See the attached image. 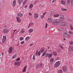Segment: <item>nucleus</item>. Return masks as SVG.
I'll list each match as a JSON object with an SVG mask.
<instances>
[{
  "instance_id": "338daca9",
  "label": "nucleus",
  "mask_w": 73,
  "mask_h": 73,
  "mask_svg": "<svg viewBox=\"0 0 73 73\" xmlns=\"http://www.w3.org/2000/svg\"><path fill=\"white\" fill-rule=\"evenodd\" d=\"M52 0H50V1H51Z\"/></svg>"
},
{
  "instance_id": "13d9d810",
  "label": "nucleus",
  "mask_w": 73,
  "mask_h": 73,
  "mask_svg": "<svg viewBox=\"0 0 73 73\" xmlns=\"http://www.w3.org/2000/svg\"><path fill=\"white\" fill-rule=\"evenodd\" d=\"M16 31H17V30H14V31L16 32Z\"/></svg>"
},
{
  "instance_id": "1a4fd4ad",
  "label": "nucleus",
  "mask_w": 73,
  "mask_h": 73,
  "mask_svg": "<svg viewBox=\"0 0 73 73\" xmlns=\"http://www.w3.org/2000/svg\"><path fill=\"white\" fill-rule=\"evenodd\" d=\"M59 19L60 20H62V21H63L64 20V17L63 15H61L60 16Z\"/></svg>"
},
{
  "instance_id": "c756f323",
  "label": "nucleus",
  "mask_w": 73,
  "mask_h": 73,
  "mask_svg": "<svg viewBox=\"0 0 73 73\" xmlns=\"http://www.w3.org/2000/svg\"><path fill=\"white\" fill-rule=\"evenodd\" d=\"M33 7V5L32 4H31L29 6V8L30 9L32 8V7Z\"/></svg>"
},
{
  "instance_id": "69168bd1",
  "label": "nucleus",
  "mask_w": 73,
  "mask_h": 73,
  "mask_svg": "<svg viewBox=\"0 0 73 73\" xmlns=\"http://www.w3.org/2000/svg\"><path fill=\"white\" fill-rule=\"evenodd\" d=\"M27 73H29V72H27Z\"/></svg>"
},
{
  "instance_id": "c03bdc74",
  "label": "nucleus",
  "mask_w": 73,
  "mask_h": 73,
  "mask_svg": "<svg viewBox=\"0 0 73 73\" xmlns=\"http://www.w3.org/2000/svg\"><path fill=\"white\" fill-rule=\"evenodd\" d=\"M33 25V23H29V27H30V26H31V25Z\"/></svg>"
},
{
  "instance_id": "79ce46f5",
  "label": "nucleus",
  "mask_w": 73,
  "mask_h": 73,
  "mask_svg": "<svg viewBox=\"0 0 73 73\" xmlns=\"http://www.w3.org/2000/svg\"><path fill=\"white\" fill-rule=\"evenodd\" d=\"M24 44V41H22L21 42V44Z\"/></svg>"
},
{
  "instance_id": "4d7b16f0",
  "label": "nucleus",
  "mask_w": 73,
  "mask_h": 73,
  "mask_svg": "<svg viewBox=\"0 0 73 73\" xmlns=\"http://www.w3.org/2000/svg\"><path fill=\"white\" fill-rule=\"evenodd\" d=\"M65 40H66V39L65 38H64L63 39V40H64V41H65Z\"/></svg>"
},
{
  "instance_id": "49530a36",
  "label": "nucleus",
  "mask_w": 73,
  "mask_h": 73,
  "mask_svg": "<svg viewBox=\"0 0 73 73\" xmlns=\"http://www.w3.org/2000/svg\"><path fill=\"white\" fill-rule=\"evenodd\" d=\"M67 37H68V38H70V36L69 35H68L67 36Z\"/></svg>"
},
{
  "instance_id": "20e7f679",
  "label": "nucleus",
  "mask_w": 73,
  "mask_h": 73,
  "mask_svg": "<svg viewBox=\"0 0 73 73\" xmlns=\"http://www.w3.org/2000/svg\"><path fill=\"white\" fill-rule=\"evenodd\" d=\"M6 39H7V37L6 36H4L3 37L2 42V43H4L6 41Z\"/></svg>"
},
{
  "instance_id": "052dcab7",
  "label": "nucleus",
  "mask_w": 73,
  "mask_h": 73,
  "mask_svg": "<svg viewBox=\"0 0 73 73\" xmlns=\"http://www.w3.org/2000/svg\"><path fill=\"white\" fill-rule=\"evenodd\" d=\"M4 27H5H5H6V25Z\"/></svg>"
},
{
  "instance_id": "f8f14e48",
  "label": "nucleus",
  "mask_w": 73,
  "mask_h": 73,
  "mask_svg": "<svg viewBox=\"0 0 73 73\" xmlns=\"http://www.w3.org/2000/svg\"><path fill=\"white\" fill-rule=\"evenodd\" d=\"M17 16H19V17H22L23 16L22 13H19L17 14Z\"/></svg>"
},
{
  "instance_id": "c9c22d12",
  "label": "nucleus",
  "mask_w": 73,
  "mask_h": 73,
  "mask_svg": "<svg viewBox=\"0 0 73 73\" xmlns=\"http://www.w3.org/2000/svg\"><path fill=\"white\" fill-rule=\"evenodd\" d=\"M69 33L70 35H73V32L71 31H69Z\"/></svg>"
},
{
  "instance_id": "f704fd0d",
  "label": "nucleus",
  "mask_w": 73,
  "mask_h": 73,
  "mask_svg": "<svg viewBox=\"0 0 73 73\" xmlns=\"http://www.w3.org/2000/svg\"><path fill=\"white\" fill-rule=\"evenodd\" d=\"M58 72L59 73H62V70H59Z\"/></svg>"
},
{
  "instance_id": "6ab92c4d",
  "label": "nucleus",
  "mask_w": 73,
  "mask_h": 73,
  "mask_svg": "<svg viewBox=\"0 0 73 73\" xmlns=\"http://www.w3.org/2000/svg\"><path fill=\"white\" fill-rule=\"evenodd\" d=\"M66 70V67L65 66H64L63 67V70L64 72H65Z\"/></svg>"
},
{
  "instance_id": "774afa93",
  "label": "nucleus",
  "mask_w": 73,
  "mask_h": 73,
  "mask_svg": "<svg viewBox=\"0 0 73 73\" xmlns=\"http://www.w3.org/2000/svg\"><path fill=\"white\" fill-rule=\"evenodd\" d=\"M0 4H1V3L0 2Z\"/></svg>"
},
{
  "instance_id": "2f4dec72",
  "label": "nucleus",
  "mask_w": 73,
  "mask_h": 73,
  "mask_svg": "<svg viewBox=\"0 0 73 73\" xmlns=\"http://www.w3.org/2000/svg\"><path fill=\"white\" fill-rule=\"evenodd\" d=\"M19 62H15L14 63V65H18V64H19Z\"/></svg>"
},
{
  "instance_id": "5fc2aeb1",
  "label": "nucleus",
  "mask_w": 73,
  "mask_h": 73,
  "mask_svg": "<svg viewBox=\"0 0 73 73\" xmlns=\"http://www.w3.org/2000/svg\"><path fill=\"white\" fill-rule=\"evenodd\" d=\"M25 8H27V5H25Z\"/></svg>"
},
{
  "instance_id": "4be33fe9",
  "label": "nucleus",
  "mask_w": 73,
  "mask_h": 73,
  "mask_svg": "<svg viewBox=\"0 0 73 73\" xmlns=\"http://www.w3.org/2000/svg\"><path fill=\"white\" fill-rule=\"evenodd\" d=\"M23 1V0H19L18 1V3L19 4H21V3H22V2Z\"/></svg>"
},
{
  "instance_id": "72a5a7b5",
  "label": "nucleus",
  "mask_w": 73,
  "mask_h": 73,
  "mask_svg": "<svg viewBox=\"0 0 73 73\" xmlns=\"http://www.w3.org/2000/svg\"><path fill=\"white\" fill-rule=\"evenodd\" d=\"M54 61V59L53 58H52L50 59V61L52 62H53V61Z\"/></svg>"
},
{
  "instance_id": "f03ea898",
  "label": "nucleus",
  "mask_w": 73,
  "mask_h": 73,
  "mask_svg": "<svg viewBox=\"0 0 73 73\" xmlns=\"http://www.w3.org/2000/svg\"><path fill=\"white\" fill-rule=\"evenodd\" d=\"M60 65V62L58 61L56 62L54 64V67L56 68L59 66Z\"/></svg>"
},
{
  "instance_id": "39448f33",
  "label": "nucleus",
  "mask_w": 73,
  "mask_h": 73,
  "mask_svg": "<svg viewBox=\"0 0 73 73\" xmlns=\"http://www.w3.org/2000/svg\"><path fill=\"white\" fill-rule=\"evenodd\" d=\"M63 36L64 37H66L67 36V35H68V32L66 31H63Z\"/></svg>"
},
{
  "instance_id": "cd10ccee",
  "label": "nucleus",
  "mask_w": 73,
  "mask_h": 73,
  "mask_svg": "<svg viewBox=\"0 0 73 73\" xmlns=\"http://www.w3.org/2000/svg\"><path fill=\"white\" fill-rule=\"evenodd\" d=\"M46 52H44L42 54V56L44 57V56L46 54Z\"/></svg>"
},
{
  "instance_id": "58836bf2",
  "label": "nucleus",
  "mask_w": 73,
  "mask_h": 73,
  "mask_svg": "<svg viewBox=\"0 0 73 73\" xmlns=\"http://www.w3.org/2000/svg\"><path fill=\"white\" fill-rule=\"evenodd\" d=\"M35 58H36V57L35 56V55H33V59L34 60H35Z\"/></svg>"
},
{
  "instance_id": "4c0bfd02",
  "label": "nucleus",
  "mask_w": 73,
  "mask_h": 73,
  "mask_svg": "<svg viewBox=\"0 0 73 73\" xmlns=\"http://www.w3.org/2000/svg\"><path fill=\"white\" fill-rule=\"evenodd\" d=\"M23 40V37H21L19 39V40L20 41H22Z\"/></svg>"
},
{
  "instance_id": "aec40b11",
  "label": "nucleus",
  "mask_w": 73,
  "mask_h": 73,
  "mask_svg": "<svg viewBox=\"0 0 73 73\" xmlns=\"http://www.w3.org/2000/svg\"><path fill=\"white\" fill-rule=\"evenodd\" d=\"M53 55V54L52 53H51L50 54H48V58H51L52 56Z\"/></svg>"
},
{
  "instance_id": "3c124183",
  "label": "nucleus",
  "mask_w": 73,
  "mask_h": 73,
  "mask_svg": "<svg viewBox=\"0 0 73 73\" xmlns=\"http://www.w3.org/2000/svg\"><path fill=\"white\" fill-rule=\"evenodd\" d=\"M29 15L30 16H31L32 15V13H29Z\"/></svg>"
},
{
  "instance_id": "f3484780",
  "label": "nucleus",
  "mask_w": 73,
  "mask_h": 73,
  "mask_svg": "<svg viewBox=\"0 0 73 73\" xmlns=\"http://www.w3.org/2000/svg\"><path fill=\"white\" fill-rule=\"evenodd\" d=\"M34 17L35 19H37L38 17V15L37 14H35L34 16Z\"/></svg>"
},
{
  "instance_id": "7ed1b4c3",
  "label": "nucleus",
  "mask_w": 73,
  "mask_h": 73,
  "mask_svg": "<svg viewBox=\"0 0 73 73\" xmlns=\"http://www.w3.org/2000/svg\"><path fill=\"white\" fill-rule=\"evenodd\" d=\"M67 25V23L66 22H63L60 24V25L62 27H65Z\"/></svg>"
},
{
  "instance_id": "8fccbe9b",
  "label": "nucleus",
  "mask_w": 73,
  "mask_h": 73,
  "mask_svg": "<svg viewBox=\"0 0 73 73\" xmlns=\"http://www.w3.org/2000/svg\"><path fill=\"white\" fill-rule=\"evenodd\" d=\"M19 60H20V58H19L17 59L16 61H19Z\"/></svg>"
},
{
  "instance_id": "a18cd8bd",
  "label": "nucleus",
  "mask_w": 73,
  "mask_h": 73,
  "mask_svg": "<svg viewBox=\"0 0 73 73\" xmlns=\"http://www.w3.org/2000/svg\"><path fill=\"white\" fill-rule=\"evenodd\" d=\"M56 0H53L52 1V3H54V2H56Z\"/></svg>"
},
{
  "instance_id": "bb28decb",
  "label": "nucleus",
  "mask_w": 73,
  "mask_h": 73,
  "mask_svg": "<svg viewBox=\"0 0 73 73\" xmlns=\"http://www.w3.org/2000/svg\"><path fill=\"white\" fill-rule=\"evenodd\" d=\"M69 44L70 45H73V42L72 40H71L69 42Z\"/></svg>"
},
{
  "instance_id": "de8ad7c7",
  "label": "nucleus",
  "mask_w": 73,
  "mask_h": 73,
  "mask_svg": "<svg viewBox=\"0 0 73 73\" xmlns=\"http://www.w3.org/2000/svg\"><path fill=\"white\" fill-rule=\"evenodd\" d=\"M44 15H42V16H41V19H44Z\"/></svg>"
},
{
  "instance_id": "0e129e2a",
  "label": "nucleus",
  "mask_w": 73,
  "mask_h": 73,
  "mask_svg": "<svg viewBox=\"0 0 73 73\" xmlns=\"http://www.w3.org/2000/svg\"><path fill=\"white\" fill-rule=\"evenodd\" d=\"M1 56V54H0V56Z\"/></svg>"
},
{
  "instance_id": "412c9836",
  "label": "nucleus",
  "mask_w": 73,
  "mask_h": 73,
  "mask_svg": "<svg viewBox=\"0 0 73 73\" xmlns=\"http://www.w3.org/2000/svg\"><path fill=\"white\" fill-rule=\"evenodd\" d=\"M53 53L54 56H57V53L56 51L53 52Z\"/></svg>"
},
{
  "instance_id": "a878e982",
  "label": "nucleus",
  "mask_w": 73,
  "mask_h": 73,
  "mask_svg": "<svg viewBox=\"0 0 73 73\" xmlns=\"http://www.w3.org/2000/svg\"><path fill=\"white\" fill-rule=\"evenodd\" d=\"M59 16H60V15H59L58 14H56L55 15H54V17H57Z\"/></svg>"
},
{
  "instance_id": "bf43d9fd",
  "label": "nucleus",
  "mask_w": 73,
  "mask_h": 73,
  "mask_svg": "<svg viewBox=\"0 0 73 73\" xmlns=\"http://www.w3.org/2000/svg\"><path fill=\"white\" fill-rule=\"evenodd\" d=\"M2 56H3V55H4V53H2Z\"/></svg>"
},
{
  "instance_id": "423d86ee",
  "label": "nucleus",
  "mask_w": 73,
  "mask_h": 73,
  "mask_svg": "<svg viewBox=\"0 0 73 73\" xmlns=\"http://www.w3.org/2000/svg\"><path fill=\"white\" fill-rule=\"evenodd\" d=\"M68 51L70 52H72L73 51V46H71L69 47Z\"/></svg>"
},
{
  "instance_id": "b1692460",
  "label": "nucleus",
  "mask_w": 73,
  "mask_h": 73,
  "mask_svg": "<svg viewBox=\"0 0 73 73\" xmlns=\"http://www.w3.org/2000/svg\"><path fill=\"white\" fill-rule=\"evenodd\" d=\"M27 66H25L24 69L23 70V72H25L26 71V69H27Z\"/></svg>"
},
{
  "instance_id": "e433bc0d",
  "label": "nucleus",
  "mask_w": 73,
  "mask_h": 73,
  "mask_svg": "<svg viewBox=\"0 0 73 73\" xmlns=\"http://www.w3.org/2000/svg\"><path fill=\"white\" fill-rule=\"evenodd\" d=\"M27 0H25L23 4V5H24V4H25L26 3H27Z\"/></svg>"
},
{
  "instance_id": "c85d7f7f",
  "label": "nucleus",
  "mask_w": 73,
  "mask_h": 73,
  "mask_svg": "<svg viewBox=\"0 0 73 73\" xmlns=\"http://www.w3.org/2000/svg\"><path fill=\"white\" fill-rule=\"evenodd\" d=\"M70 28L71 29V30H73V26L72 25H70Z\"/></svg>"
},
{
  "instance_id": "f257e3e1",
  "label": "nucleus",
  "mask_w": 73,
  "mask_h": 73,
  "mask_svg": "<svg viewBox=\"0 0 73 73\" xmlns=\"http://www.w3.org/2000/svg\"><path fill=\"white\" fill-rule=\"evenodd\" d=\"M61 22V21H60V20L58 19H55L54 20V21H52V23L53 25H57L58 24V23H60V22Z\"/></svg>"
},
{
  "instance_id": "ddd939ff",
  "label": "nucleus",
  "mask_w": 73,
  "mask_h": 73,
  "mask_svg": "<svg viewBox=\"0 0 73 73\" xmlns=\"http://www.w3.org/2000/svg\"><path fill=\"white\" fill-rule=\"evenodd\" d=\"M29 33H32L33 32V29H29L28 31Z\"/></svg>"
},
{
  "instance_id": "6e6552de",
  "label": "nucleus",
  "mask_w": 73,
  "mask_h": 73,
  "mask_svg": "<svg viewBox=\"0 0 73 73\" xmlns=\"http://www.w3.org/2000/svg\"><path fill=\"white\" fill-rule=\"evenodd\" d=\"M40 54H41V52H40V51H39L38 52V50H36V52L35 53V55L36 56H40Z\"/></svg>"
},
{
  "instance_id": "dca6fc26",
  "label": "nucleus",
  "mask_w": 73,
  "mask_h": 73,
  "mask_svg": "<svg viewBox=\"0 0 73 73\" xmlns=\"http://www.w3.org/2000/svg\"><path fill=\"white\" fill-rule=\"evenodd\" d=\"M8 32V30L6 29H3V33H7Z\"/></svg>"
},
{
  "instance_id": "9d476101",
  "label": "nucleus",
  "mask_w": 73,
  "mask_h": 73,
  "mask_svg": "<svg viewBox=\"0 0 73 73\" xmlns=\"http://www.w3.org/2000/svg\"><path fill=\"white\" fill-rule=\"evenodd\" d=\"M16 0H14L13 3V7H15V6H16Z\"/></svg>"
},
{
  "instance_id": "393cba45",
  "label": "nucleus",
  "mask_w": 73,
  "mask_h": 73,
  "mask_svg": "<svg viewBox=\"0 0 73 73\" xmlns=\"http://www.w3.org/2000/svg\"><path fill=\"white\" fill-rule=\"evenodd\" d=\"M61 9L62 11H67V9H64V8H61Z\"/></svg>"
},
{
  "instance_id": "603ef678",
  "label": "nucleus",
  "mask_w": 73,
  "mask_h": 73,
  "mask_svg": "<svg viewBox=\"0 0 73 73\" xmlns=\"http://www.w3.org/2000/svg\"><path fill=\"white\" fill-rule=\"evenodd\" d=\"M46 12L44 13L43 14V15L44 16V15H45V14H46Z\"/></svg>"
},
{
  "instance_id": "864d4df0",
  "label": "nucleus",
  "mask_w": 73,
  "mask_h": 73,
  "mask_svg": "<svg viewBox=\"0 0 73 73\" xmlns=\"http://www.w3.org/2000/svg\"><path fill=\"white\" fill-rule=\"evenodd\" d=\"M33 45V44H30V46H32V45Z\"/></svg>"
},
{
  "instance_id": "5701e85b",
  "label": "nucleus",
  "mask_w": 73,
  "mask_h": 73,
  "mask_svg": "<svg viewBox=\"0 0 73 73\" xmlns=\"http://www.w3.org/2000/svg\"><path fill=\"white\" fill-rule=\"evenodd\" d=\"M44 48H42V49L40 50V52H41V53H42L43 52H44Z\"/></svg>"
},
{
  "instance_id": "9b49d317",
  "label": "nucleus",
  "mask_w": 73,
  "mask_h": 73,
  "mask_svg": "<svg viewBox=\"0 0 73 73\" xmlns=\"http://www.w3.org/2000/svg\"><path fill=\"white\" fill-rule=\"evenodd\" d=\"M25 32V31L24 29H22L20 31V33H21V34H24Z\"/></svg>"
},
{
  "instance_id": "2eb2a0df",
  "label": "nucleus",
  "mask_w": 73,
  "mask_h": 73,
  "mask_svg": "<svg viewBox=\"0 0 73 73\" xmlns=\"http://www.w3.org/2000/svg\"><path fill=\"white\" fill-rule=\"evenodd\" d=\"M72 0H68L67 1V4L68 5H70V2H71Z\"/></svg>"
},
{
  "instance_id": "6e6d98bb",
  "label": "nucleus",
  "mask_w": 73,
  "mask_h": 73,
  "mask_svg": "<svg viewBox=\"0 0 73 73\" xmlns=\"http://www.w3.org/2000/svg\"><path fill=\"white\" fill-rule=\"evenodd\" d=\"M40 66H42V64H40Z\"/></svg>"
},
{
  "instance_id": "473e14b6",
  "label": "nucleus",
  "mask_w": 73,
  "mask_h": 73,
  "mask_svg": "<svg viewBox=\"0 0 73 73\" xmlns=\"http://www.w3.org/2000/svg\"><path fill=\"white\" fill-rule=\"evenodd\" d=\"M29 40V37H26L25 40L26 41H28Z\"/></svg>"
},
{
  "instance_id": "e2e57ef3",
  "label": "nucleus",
  "mask_w": 73,
  "mask_h": 73,
  "mask_svg": "<svg viewBox=\"0 0 73 73\" xmlns=\"http://www.w3.org/2000/svg\"><path fill=\"white\" fill-rule=\"evenodd\" d=\"M48 49H49V47H48Z\"/></svg>"
},
{
  "instance_id": "4468645a",
  "label": "nucleus",
  "mask_w": 73,
  "mask_h": 73,
  "mask_svg": "<svg viewBox=\"0 0 73 73\" xmlns=\"http://www.w3.org/2000/svg\"><path fill=\"white\" fill-rule=\"evenodd\" d=\"M17 21L18 22H20L21 21V20L20 19V17H17L16 18Z\"/></svg>"
},
{
  "instance_id": "37998d69",
  "label": "nucleus",
  "mask_w": 73,
  "mask_h": 73,
  "mask_svg": "<svg viewBox=\"0 0 73 73\" xmlns=\"http://www.w3.org/2000/svg\"><path fill=\"white\" fill-rule=\"evenodd\" d=\"M48 55H49V54L47 53L45 55V57H48Z\"/></svg>"
},
{
  "instance_id": "680f3d73",
  "label": "nucleus",
  "mask_w": 73,
  "mask_h": 73,
  "mask_svg": "<svg viewBox=\"0 0 73 73\" xmlns=\"http://www.w3.org/2000/svg\"><path fill=\"white\" fill-rule=\"evenodd\" d=\"M35 3H36V1H35Z\"/></svg>"
},
{
  "instance_id": "a19ab883",
  "label": "nucleus",
  "mask_w": 73,
  "mask_h": 73,
  "mask_svg": "<svg viewBox=\"0 0 73 73\" xmlns=\"http://www.w3.org/2000/svg\"><path fill=\"white\" fill-rule=\"evenodd\" d=\"M16 57V55H15L13 56V58H15Z\"/></svg>"
},
{
  "instance_id": "ea45409f",
  "label": "nucleus",
  "mask_w": 73,
  "mask_h": 73,
  "mask_svg": "<svg viewBox=\"0 0 73 73\" xmlns=\"http://www.w3.org/2000/svg\"><path fill=\"white\" fill-rule=\"evenodd\" d=\"M47 27H48V24L47 23H46V26L45 27V28L46 29L47 28Z\"/></svg>"
},
{
  "instance_id": "7c9ffc66",
  "label": "nucleus",
  "mask_w": 73,
  "mask_h": 73,
  "mask_svg": "<svg viewBox=\"0 0 73 73\" xmlns=\"http://www.w3.org/2000/svg\"><path fill=\"white\" fill-rule=\"evenodd\" d=\"M61 3L62 4H65V2L64 1H61Z\"/></svg>"
},
{
  "instance_id": "0eeeda50",
  "label": "nucleus",
  "mask_w": 73,
  "mask_h": 73,
  "mask_svg": "<svg viewBox=\"0 0 73 73\" xmlns=\"http://www.w3.org/2000/svg\"><path fill=\"white\" fill-rule=\"evenodd\" d=\"M13 51V47H11L9 49L8 52L9 53H12Z\"/></svg>"
},
{
  "instance_id": "a211bd4d",
  "label": "nucleus",
  "mask_w": 73,
  "mask_h": 73,
  "mask_svg": "<svg viewBox=\"0 0 73 73\" xmlns=\"http://www.w3.org/2000/svg\"><path fill=\"white\" fill-rule=\"evenodd\" d=\"M48 21L49 23H51L52 22V19L50 18H48Z\"/></svg>"
},
{
  "instance_id": "09e8293b",
  "label": "nucleus",
  "mask_w": 73,
  "mask_h": 73,
  "mask_svg": "<svg viewBox=\"0 0 73 73\" xmlns=\"http://www.w3.org/2000/svg\"><path fill=\"white\" fill-rule=\"evenodd\" d=\"M72 5H73V0H72L71 2Z\"/></svg>"
}]
</instances>
